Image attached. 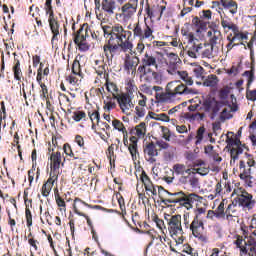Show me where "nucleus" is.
<instances>
[{
	"mask_svg": "<svg viewBox=\"0 0 256 256\" xmlns=\"http://www.w3.org/2000/svg\"><path fill=\"white\" fill-rule=\"evenodd\" d=\"M169 57L171 59L167 72L169 75H178V77L184 82L181 81H172L166 85L165 92L161 86H153L152 91L156 92V99L161 101V103H171L175 101L177 97L186 96V95H197V90L191 88L193 85V78L189 76L187 71L177 70V63L181 61L179 56L175 53H170Z\"/></svg>",
	"mask_w": 256,
	"mask_h": 256,
	"instance_id": "1",
	"label": "nucleus"
},
{
	"mask_svg": "<svg viewBox=\"0 0 256 256\" xmlns=\"http://www.w3.org/2000/svg\"><path fill=\"white\" fill-rule=\"evenodd\" d=\"M158 194L163 205H176L178 203L180 207H185L187 210L193 209V203L203 201V196H199L196 193L169 192L163 187H158Z\"/></svg>",
	"mask_w": 256,
	"mask_h": 256,
	"instance_id": "2",
	"label": "nucleus"
},
{
	"mask_svg": "<svg viewBox=\"0 0 256 256\" xmlns=\"http://www.w3.org/2000/svg\"><path fill=\"white\" fill-rule=\"evenodd\" d=\"M151 67H155L156 69L159 67L157 64V57L146 52L141 59V64L138 66L137 71L146 83H156V85H161L163 82V75L161 72L151 69Z\"/></svg>",
	"mask_w": 256,
	"mask_h": 256,
	"instance_id": "3",
	"label": "nucleus"
},
{
	"mask_svg": "<svg viewBox=\"0 0 256 256\" xmlns=\"http://www.w3.org/2000/svg\"><path fill=\"white\" fill-rule=\"evenodd\" d=\"M102 31L104 33L105 39L108 41H112L113 43H117L118 45H128V49L132 51L133 42H131V35L133 32L129 30H125V27L120 23L116 24H101Z\"/></svg>",
	"mask_w": 256,
	"mask_h": 256,
	"instance_id": "4",
	"label": "nucleus"
},
{
	"mask_svg": "<svg viewBox=\"0 0 256 256\" xmlns=\"http://www.w3.org/2000/svg\"><path fill=\"white\" fill-rule=\"evenodd\" d=\"M164 219L168 225V232L170 237L175 241L177 245H183L185 241V232L183 231L181 214L167 215Z\"/></svg>",
	"mask_w": 256,
	"mask_h": 256,
	"instance_id": "5",
	"label": "nucleus"
},
{
	"mask_svg": "<svg viewBox=\"0 0 256 256\" xmlns=\"http://www.w3.org/2000/svg\"><path fill=\"white\" fill-rule=\"evenodd\" d=\"M128 29L132 30L134 39H139L140 41H153L155 35H153V27L149 26L146 21H137L136 23L128 26Z\"/></svg>",
	"mask_w": 256,
	"mask_h": 256,
	"instance_id": "6",
	"label": "nucleus"
},
{
	"mask_svg": "<svg viewBox=\"0 0 256 256\" xmlns=\"http://www.w3.org/2000/svg\"><path fill=\"white\" fill-rule=\"evenodd\" d=\"M128 47V44H117V42L107 40L103 46V55L108 63H113V59H115V57L121 55V53H127V51H130V48Z\"/></svg>",
	"mask_w": 256,
	"mask_h": 256,
	"instance_id": "7",
	"label": "nucleus"
},
{
	"mask_svg": "<svg viewBox=\"0 0 256 256\" xmlns=\"http://www.w3.org/2000/svg\"><path fill=\"white\" fill-rule=\"evenodd\" d=\"M223 107V102L218 101L215 97L208 96L203 100L202 109L204 113H207L208 117L213 120L217 115H219V111Z\"/></svg>",
	"mask_w": 256,
	"mask_h": 256,
	"instance_id": "8",
	"label": "nucleus"
},
{
	"mask_svg": "<svg viewBox=\"0 0 256 256\" xmlns=\"http://www.w3.org/2000/svg\"><path fill=\"white\" fill-rule=\"evenodd\" d=\"M190 231L195 239H198L201 243H207L208 238L205 235V223L199 218V214H196L190 223Z\"/></svg>",
	"mask_w": 256,
	"mask_h": 256,
	"instance_id": "9",
	"label": "nucleus"
},
{
	"mask_svg": "<svg viewBox=\"0 0 256 256\" xmlns=\"http://www.w3.org/2000/svg\"><path fill=\"white\" fill-rule=\"evenodd\" d=\"M89 24L82 25L77 32H74V43L79 48V51H89L87 38L89 37Z\"/></svg>",
	"mask_w": 256,
	"mask_h": 256,
	"instance_id": "10",
	"label": "nucleus"
},
{
	"mask_svg": "<svg viewBox=\"0 0 256 256\" xmlns=\"http://www.w3.org/2000/svg\"><path fill=\"white\" fill-rule=\"evenodd\" d=\"M117 99V103L124 115H130L131 111L135 108V103L133 102V96H129V94H120L115 96Z\"/></svg>",
	"mask_w": 256,
	"mask_h": 256,
	"instance_id": "11",
	"label": "nucleus"
},
{
	"mask_svg": "<svg viewBox=\"0 0 256 256\" xmlns=\"http://www.w3.org/2000/svg\"><path fill=\"white\" fill-rule=\"evenodd\" d=\"M123 143L124 147H127L132 160L137 161V159H139V138H137V136H131L129 138L128 135L123 138Z\"/></svg>",
	"mask_w": 256,
	"mask_h": 256,
	"instance_id": "12",
	"label": "nucleus"
},
{
	"mask_svg": "<svg viewBox=\"0 0 256 256\" xmlns=\"http://www.w3.org/2000/svg\"><path fill=\"white\" fill-rule=\"evenodd\" d=\"M241 194H238L234 198V203H237L239 207L244 209H253L255 207V200H253V195L247 192V190H240Z\"/></svg>",
	"mask_w": 256,
	"mask_h": 256,
	"instance_id": "13",
	"label": "nucleus"
},
{
	"mask_svg": "<svg viewBox=\"0 0 256 256\" xmlns=\"http://www.w3.org/2000/svg\"><path fill=\"white\" fill-rule=\"evenodd\" d=\"M130 54H126L125 60H124V71H127V73H135L137 70V65L140 63L139 56H137L136 52H133V50H128Z\"/></svg>",
	"mask_w": 256,
	"mask_h": 256,
	"instance_id": "14",
	"label": "nucleus"
},
{
	"mask_svg": "<svg viewBox=\"0 0 256 256\" xmlns=\"http://www.w3.org/2000/svg\"><path fill=\"white\" fill-rule=\"evenodd\" d=\"M48 23L52 33L51 45L52 47H55V45L59 43V39L61 37V24L57 17L48 19Z\"/></svg>",
	"mask_w": 256,
	"mask_h": 256,
	"instance_id": "15",
	"label": "nucleus"
},
{
	"mask_svg": "<svg viewBox=\"0 0 256 256\" xmlns=\"http://www.w3.org/2000/svg\"><path fill=\"white\" fill-rule=\"evenodd\" d=\"M234 238H236V240L234 241V245H236V248L240 250L241 256H256V244L249 246V249H247V246L243 245V236L235 235Z\"/></svg>",
	"mask_w": 256,
	"mask_h": 256,
	"instance_id": "16",
	"label": "nucleus"
},
{
	"mask_svg": "<svg viewBox=\"0 0 256 256\" xmlns=\"http://www.w3.org/2000/svg\"><path fill=\"white\" fill-rule=\"evenodd\" d=\"M50 175H54L59 177V169H61V165L63 167L61 152H53L50 156Z\"/></svg>",
	"mask_w": 256,
	"mask_h": 256,
	"instance_id": "17",
	"label": "nucleus"
},
{
	"mask_svg": "<svg viewBox=\"0 0 256 256\" xmlns=\"http://www.w3.org/2000/svg\"><path fill=\"white\" fill-rule=\"evenodd\" d=\"M200 47L201 59H213L214 57H217V48H215V46H212V44L200 43Z\"/></svg>",
	"mask_w": 256,
	"mask_h": 256,
	"instance_id": "18",
	"label": "nucleus"
},
{
	"mask_svg": "<svg viewBox=\"0 0 256 256\" xmlns=\"http://www.w3.org/2000/svg\"><path fill=\"white\" fill-rule=\"evenodd\" d=\"M44 64H40V67L37 70V76H36V81L38 85L41 87L40 91V97L41 99H49V89L47 88V85L43 83V67Z\"/></svg>",
	"mask_w": 256,
	"mask_h": 256,
	"instance_id": "19",
	"label": "nucleus"
},
{
	"mask_svg": "<svg viewBox=\"0 0 256 256\" xmlns=\"http://www.w3.org/2000/svg\"><path fill=\"white\" fill-rule=\"evenodd\" d=\"M179 183L181 185H190L192 189H197L199 187V178L197 174H194L193 170H190L188 175L179 178Z\"/></svg>",
	"mask_w": 256,
	"mask_h": 256,
	"instance_id": "20",
	"label": "nucleus"
},
{
	"mask_svg": "<svg viewBox=\"0 0 256 256\" xmlns=\"http://www.w3.org/2000/svg\"><path fill=\"white\" fill-rule=\"evenodd\" d=\"M144 154L147 155V161H149V163H155V161H157L155 157H158L159 150H157L155 142H150L145 145Z\"/></svg>",
	"mask_w": 256,
	"mask_h": 256,
	"instance_id": "21",
	"label": "nucleus"
},
{
	"mask_svg": "<svg viewBox=\"0 0 256 256\" xmlns=\"http://www.w3.org/2000/svg\"><path fill=\"white\" fill-rule=\"evenodd\" d=\"M139 4L134 2H127L121 7V15L124 19H131L137 13V7Z\"/></svg>",
	"mask_w": 256,
	"mask_h": 256,
	"instance_id": "22",
	"label": "nucleus"
},
{
	"mask_svg": "<svg viewBox=\"0 0 256 256\" xmlns=\"http://www.w3.org/2000/svg\"><path fill=\"white\" fill-rule=\"evenodd\" d=\"M58 179H59V176L49 174L48 180L42 185V188H41V194L43 195V197H49V194L51 193V189H53V186L55 185V183H57Z\"/></svg>",
	"mask_w": 256,
	"mask_h": 256,
	"instance_id": "23",
	"label": "nucleus"
},
{
	"mask_svg": "<svg viewBox=\"0 0 256 256\" xmlns=\"http://www.w3.org/2000/svg\"><path fill=\"white\" fill-rule=\"evenodd\" d=\"M207 37H210L208 44L212 45L213 47L219 45V43L223 41V34L218 29L209 30L207 32Z\"/></svg>",
	"mask_w": 256,
	"mask_h": 256,
	"instance_id": "24",
	"label": "nucleus"
},
{
	"mask_svg": "<svg viewBox=\"0 0 256 256\" xmlns=\"http://www.w3.org/2000/svg\"><path fill=\"white\" fill-rule=\"evenodd\" d=\"M186 54L191 59H199L201 57V43L200 44H188L186 46Z\"/></svg>",
	"mask_w": 256,
	"mask_h": 256,
	"instance_id": "25",
	"label": "nucleus"
},
{
	"mask_svg": "<svg viewBox=\"0 0 256 256\" xmlns=\"http://www.w3.org/2000/svg\"><path fill=\"white\" fill-rule=\"evenodd\" d=\"M130 133L135 135L136 139H145V135H147V124L145 122H141L140 124L136 125Z\"/></svg>",
	"mask_w": 256,
	"mask_h": 256,
	"instance_id": "26",
	"label": "nucleus"
},
{
	"mask_svg": "<svg viewBox=\"0 0 256 256\" xmlns=\"http://www.w3.org/2000/svg\"><path fill=\"white\" fill-rule=\"evenodd\" d=\"M221 5L224 9L228 10L231 15H237L239 11V4L235 0H221Z\"/></svg>",
	"mask_w": 256,
	"mask_h": 256,
	"instance_id": "27",
	"label": "nucleus"
},
{
	"mask_svg": "<svg viewBox=\"0 0 256 256\" xmlns=\"http://www.w3.org/2000/svg\"><path fill=\"white\" fill-rule=\"evenodd\" d=\"M94 69L97 73V75H99L101 77V75H104V79L109 77V74L107 73V70L105 69V67H107V64H105L104 60H94Z\"/></svg>",
	"mask_w": 256,
	"mask_h": 256,
	"instance_id": "28",
	"label": "nucleus"
},
{
	"mask_svg": "<svg viewBox=\"0 0 256 256\" xmlns=\"http://www.w3.org/2000/svg\"><path fill=\"white\" fill-rule=\"evenodd\" d=\"M174 175H181V177H187L191 168H187L185 164L177 163L173 165ZM186 174V175H185Z\"/></svg>",
	"mask_w": 256,
	"mask_h": 256,
	"instance_id": "29",
	"label": "nucleus"
},
{
	"mask_svg": "<svg viewBox=\"0 0 256 256\" xmlns=\"http://www.w3.org/2000/svg\"><path fill=\"white\" fill-rule=\"evenodd\" d=\"M192 24L196 27V33H203V31H207L209 22H206L203 19H199V17H195L192 20Z\"/></svg>",
	"mask_w": 256,
	"mask_h": 256,
	"instance_id": "30",
	"label": "nucleus"
},
{
	"mask_svg": "<svg viewBox=\"0 0 256 256\" xmlns=\"http://www.w3.org/2000/svg\"><path fill=\"white\" fill-rule=\"evenodd\" d=\"M12 71L14 73V79L16 81H21L23 79V71L21 70V61L19 59H14V65L12 67Z\"/></svg>",
	"mask_w": 256,
	"mask_h": 256,
	"instance_id": "31",
	"label": "nucleus"
},
{
	"mask_svg": "<svg viewBox=\"0 0 256 256\" xmlns=\"http://www.w3.org/2000/svg\"><path fill=\"white\" fill-rule=\"evenodd\" d=\"M102 9L108 15H113L116 9V3L114 0H102Z\"/></svg>",
	"mask_w": 256,
	"mask_h": 256,
	"instance_id": "32",
	"label": "nucleus"
},
{
	"mask_svg": "<svg viewBox=\"0 0 256 256\" xmlns=\"http://www.w3.org/2000/svg\"><path fill=\"white\" fill-rule=\"evenodd\" d=\"M77 203H81V205H85V207H89V204H87L85 201L81 200V198H75L74 204H73V210L76 215H79L80 217H86L87 223H91V220H89V216L85 215L81 211H79V208H77Z\"/></svg>",
	"mask_w": 256,
	"mask_h": 256,
	"instance_id": "33",
	"label": "nucleus"
},
{
	"mask_svg": "<svg viewBox=\"0 0 256 256\" xmlns=\"http://www.w3.org/2000/svg\"><path fill=\"white\" fill-rule=\"evenodd\" d=\"M104 79H106L105 87H106L108 93H111L115 99V97H117V95H120L119 87H117V84H115L114 82H110L109 77H106Z\"/></svg>",
	"mask_w": 256,
	"mask_h": 256,
	"instance_id": "34",
	"label": "nucleus"
},
{
	"mask_svg": "<svg viewBox=\"0 0 256 256\" xmlns=\"http://www.w3.org/2000/svg\"><path fill=\"white\" fill-rule=\"evenodd\" d=\"M112 126L114 127V129H116V131H119L123 134V139L129 135V133L127 132V128H125V124H123L121 120L114 119L112 121Z\"/></svg>",
	"mask_w": 256,
	"mask_h": 256,
	"instance_id": "35",
	"label": "nucleus"
},
{
	"mask_svg": "<svg viewBox=\"0 0 256 256\" xmlns=\"http://www.w3.org/2000/svg\"><path fill=\"white\" fill-rule=\"evenodd\" d=\"M240 179L248 185V187H253V176H251V168L248 170H243L242 173L239 175Z\"/></svg>",
	"mask_w": 256,
	"mask_h": 256,
	"instance_id": "36",
	"label": "nucleus"
},
{
	"mask_svg": "<svg viewBox=\"0 0 256 256\" xmlns=\"http://www.w3.org/2000/svg\"><path fill=\"white\" fill-rule=\"evenodd\" d=\"M55 201L59 212L67 213V203L65 202V199H63L61 195H59V193H55Z\"/></svg>",
	"mask_w": 256,
	"mask_h": 256,
	"instance_id": "37",
	"label": "nucleus"
},
{
	"mask_svg": "<svg viewBox=\"0 0 256 256\" xmlns=\"http://www.w3.org/2000/svg\"><path fill=\"white\" fill-rule=\"evenodd\" d=\"M237 205L239 204L235 202V199L228 205L226 208V219H229L230 217H237Z\"/></svg>",
	"mask_w": 256,
	"mask_h": 256,
	"instance_id": "38",
	"label": "nucleus"
},
{
	"mask_svg": "<svg viewBox=\"0 0 256 256\" xmlns=\"http://www.w3.org/2000/svg\"><path fill=\"white\" fill-rule=\"evenodd\" d=\"M232 32L234 43L235 41H247V39H249L248 33L240 32L239 26L236 29L232 30Z\"/></svg>",
	"mask_w": 256,
	"mask_h": 256,
	"instance_id": "39",
	"label": "nucleus"
},
{
	"mask_svg": "<svg viewBox=\"0 0 256 256\" xmlns=\"http://www.w3.org/2000/svg\"><path fill=\"white\" fill-rule=\"evenodd\" d=\"M218 83L219 78H217V75L211 74L204 80L203 85L205 87H216Z\"/></svg>",
	"mask_w": 256,
	"mask_h": 256,
	"instance_id": "40",
	"label": "nucleus"
},
{
	"mask_svg": "<svg viewBox=\"0 0 256 256\" xmlns=\"http://www.w3.org/2000/svg\"><path fill=\"white\" fill-rule=\"evenodd\" d=\"M221 25L223 29H228L229 31H234L236 30L239 26L237 24L233 23L231 19L229 18H223L221 17Z\"/></svg>",
	"mask_w": 256,
	"mask_h": 256,
	"instance_id": "41",
	"label": "nucleus"
},
{
	"mask_svg": "<svg viewBox=\"0 0 256 256\" xmlns=\"http://www.w3.org/2000/svg\"><path fill=\"white\" fill-rule=\"evenodd\" d=\"M73 121L79 123L80 121H87V113L83 110H76L72 113Z\"/></svg>",
	"mask_w": 256,
	"mask_h": 256,
	"instance_id": "42",
	"label": "nucleus"
},
{
	"mask_svg": "<svg viewBox=\"0 0 256 256\" xmlns=\"http://www.w3.org/2000/svg\"><path fill=\"white\" fill-rule=\"evenodd\" d=\"M214 213L216 214V219H225L227 217V212L225 210V202H221L216 210H214Z\"/></svg>",
	"mask_w": 256,
	"mask_h": 256,
	"instance_id": "43",
	"label": "nucleus"
},
{
	"mask_svg": "<svg viewBox=\"0 0 256 256\" xmlns=\"http://www.w3.org/2000/svg\"><path fill=\"white\" fill-rule=\"evenodd\" d=\"M133 93H137V86L135 85V81L130 80L126 85V92L122 93V95H129L130 97H135Z\"/></svg>",
	"mask_w": 256,
	"mask_h": 256,
	"instance_id": "44",
	"label": "nucleus"
},
{
	"mask_svg": "<svg viewBox=\"0 0 256 256\" xmlns=\"http://www.w3.org/2000/svg\"><path fill=\"white\" fill-rule=\"evenodd\" d=\"M207 133V130L205 129V126H200L196 132V141L195 145H201L203 143V139L205 138V134Z\"/></svg>",
	"mask_w": 256,
	"mask_h": 256,
	"instance_id": "45",
	"label": "nucleus"
},
{
	"mask_svg": "<svg viewBox=\"0 0 256 256\" xmlns=\"http://www.w3.org/2000/svg\"><path fill=\"white\" fill-rule=\"evenodd\" d=\"M239 155H243V148L241 146L232 147V149H230V157L233 163L239 159Z\"/></svg>",
	"mask_w": 256,
	"mask_h": 256,
	"instance_id": "46",
	"label": "nucleus"
},
{
	"mask_svg": "<svg viewBox=\"0 0 256 256\" xmlns=\"http://www.w3.org/2000/svg\"><path fill=\"white\" fill-rule=\"evenodd\" d=\"M88 116L90 117V121L92 122V129L96 125H99V121L101 119V115L99 114V111L94 110L92 112H88Z\"/></svg>",
	"mask_w": 256,
	"mask_h": 256,
	"instance_id": "47",
	"label": "nucleus"
},
{
	"mask_svg": "<svg viewBox=\"0 0 256 256\" xmlns=\"http://www.w3.org/2000/svg\"><path fill=\"white\" fill-rule=\"evenodd\" d=\"M191 171H193L194 174L201 175L202 177H205V175H209V166H199L197 168H191Z\"/></svg>",
	"mask_w": 256,
	"mask_h": 256,
	"instance_id": "48",
	"label": "nucleus"
},
{
	"mask_svg": "<svg viewBox=\"0 0 256 256\" xmlns=\"http://www.w3.org/2000/svg\"><path fill=\"white\" fill-rule=\"evenodd\" d=\"M140 181L143 183L145 189L154 185L153 182L151 181V178H149V175H147V172H145V170H143L140 175Z\"/></svg>",
	"mask_w": 256,
	"mask_h": 256,
	"instance_id": "49",
	"label": "nucleus"
},
{
	"mask_svg": "<svg viewBox=\"0 0 256 256\" xmlns=\"http://www.w3.org/2000/svg\"><path fill=\"white\" fill-rule=\"evenodd\" d=\"M107 158L110 161V165H115V144H111L106 151Z\"/></svg>",
	"mask_w": 256,
	"mask_h": 256,
	"instance_id": "50",
	"label": "nucleus"
},
{
	"mask_svg": "<svg viewBox=\"0 0 256 256\" xmlns=\"http://www.w3.org/2000/svg\"><path fill=\"white\" fill-rule=\"evenodd\" d=\"M115 107H117V103H115V100H113V98H109L108 101L104 100V111L110 113L111 111H113V109H115Z\"/></svg>",
	"mask_w": 256,
	"mask_h": 256,
	"instance_id": "51",
	"label": "nucleus"
},
{
	"mask_svg": "<svg viewBox=\"0 0 256 256\" xmlns=\"http://www.w3.org/2000/svg\"><path fill=\"white\" fill-rule=\"evenodd\" d=\"M187 119H190V121H203L205 119V114L204 113H187L186 114Z\"/></svg>",
	"mask_w": 256,
	"mask_h": 256,
	"instance_id": "52",
	"label": "nucleus"
},
{
	"mask_svg": "<svg viewBox=\"0 0 256 256\" xmlns=\"http://www.w3.org/2000/svg\"><path fill=\"white\" fill-rule=\"evenodd\" d=\"M25 218L28 231H31V227H33V213H31V209H25Z\"/></svg>",
	"mask_w": 256,
	"mask_h": 256,
	"instance_id": "53",
	"label": "nucleus"
},
{
	"mask_svg": "<svg viewBox=\"0 0 256 256\" xmlns=\"http://www.w3.org/2000/svg\"><path fill=\"white\" fill-rule=\"evenodd\" d=\"M71 69H72L73 75H78V77H81V75H82L81 63L79 62V60L77 58H75V60L73 61Z\"/></svg>",
	"mask_w": 256,
	"mask_h": 256,
	"instance_id": "54",
	"label": "nucleus"
},
{
	"mask_svg": "<svg viewBox=\"0 0 256 256\" xmlns=\"http://www.w3.org/2000/svg\"><path fill=\"white\" fill-rule=\"evenodd\" d=\"M145 51V40H138V43L136 45V50L132 53H136V57H139V55H143Z\"/></svg>",
	"mask_w": 256,
	"mask_h": 256,
	"instance_id": "55",
	"label": "nucleus"
},
{
	"mask_svg": "<svg viewBox=\"0 0 256 256\" xmlns=\"http://www.w3.org/2000/svg\"><path fill=\"white\" fill-rule=\"evenodd\" d=\"M63 151L68 157H72L75 160L79 159V156H76L75 153H73V149L71 148V145H69V143L63 145Z\"/></svg>",
	"mask_w": 256,
	"mask_h": 256,
	"instance_id": "56",
	"label": "nucleus"
},
{
	"mask_svg": "<svg viewBox=\"0 0 256 256\" xmlns=\"http://www.w3.org/2000/svg\"><path fill=\"white\" fill-rule=\"evenodd\" d=\"M183 253H187V255L191 256H199V252L195 250V248L191 247L189 244H185L183 246Z\"/></svg>",
	"mask_w": 256,
	"mask_h": 256,
	"instance_id": "57",
	"label": "nucleus"
},
{
	"mask_svg": "<svg viewBox=\"0 0 256 256\" xmlns=\"http://www.w3.org/2000/svg\"><path fill=\"white\" fill-rule=\"evenodd\" d=\"M193 73L197 79H203L205 75V69L202 66H196L193 68Z\"/></svg>",
	"mask_w": 256,
	"mask_h": 256,
	"instance_id": "58",
	"label": "nucleus"
},
{
	"mask_svg": "<svg viewBox=\"0 0 256 256\" xmlns=\"http://www.w3.org/2000/svg\"><path fill=\"white\" fill-rule=\"evenodd\" d=\"M44 11H45L46 15H48V19H54L56 17L52 4H45Z\"/></svg>",
	"mask_w": 256,
	"mask_h": 256,
	"instance_id": "59",
	"label": "nucleus"
},
{
	"mask_svg": "<svg viewBox=\"0 0 256 256\" xmlns=\"http://www.w3.org/2000/svg\"><path fill=\"white\" fill-rule=\"evenodd\" d=\"M233 114H231V111L227 108H224L220 114V121H227V119H232Z\"/></svg>",
	"mask_w": 256,
	"mask_h": 256,
	"instance_id": "60",
	"label": "nucleus"
},
{
	"mask_svg": "<svg viewBox=\"0 0 256 256\" xmlns=\"http://www.w3.org/2000/svg\"><path fill=\"white\" fill-rule=\"evenodd\" d=\"M226 143L232 147H241V140L239 138H229L227 137Z\"/></svg>",
	"mask_w": 256,
	"mask_h": 256,
	"instance_id": "61",
	"label": "nucleus"
},
{
	"mask_svg": "<svg viewBox=\"0 0 256 256\" xmlns=\"http://www.w3.org/2000/svg\"><path fill=\"white\" fill-rule=\"evenodd\" d=\"M231 93V90L229 87H224L219 91V98L222 100L227 99L229 97V94Z\"/></svg>",
	"mask_w": 256,
	"mask_h": 256,
	"instance_id": "62",
	"label": "nucleus"
},
{
	"mask_svg": "<svg viewBox=\"0 0 256 256\" xmlns=\"http://www.w3.org/2000/svg\"><path fill=\"white\" fill-rule=\"evenodd\" d=\"M246 239L247 241H245V239L243 238V245H245V247L256 245V239L255 237H253V235L247 236Z\"/></svg>",
	"mask_w": 256,
	"mask_h": 256,
	"instance_id": "63",
	"label": "nucleus"
},
{
	"mask_svg": "<svg viewBox=\"0 0 256 256\" xmlns=\"http://www.w3.org/2000/svg\"><path fill=\"white\" fill-rule=\"evenodd\" d=\"M246 98L248 99V101H256V89L247 90L246 91Z\"/></svg>",
	"mask_w": 256,
	"mask_h": 256,
	"instance_id": "64",
	"label": "nucleus"
}]
</instances>
